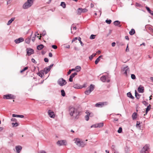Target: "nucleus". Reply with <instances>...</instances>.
I'll return each mask as SVG.
<instances>
[{
    "label": "nucleus",
    "mask_w": 153,
    "mask_h": 153,
    "mask_svg": "<svg viewBox=\"0 0 153 153\" xmlns=\"http://www.w3.org/2000/svg\"><path fill=\"white\" fill-rule=\"evenodd\" d=\"M131 78L133 79H134L136 78L134 74H131Z\"/></svg>",
    "instance_id": "49"
},
{
    "label": "nucleus",
    "mask_w": 153,
    "mask_h": 153,
    "mask_svg": "<svg viewBox=\"0 0 153 153\" xmlns=\"http://www.w3.org/2000/svg\"><path fill=\"white\" fill-rule=\"evenodd\" d=\"M44 46L42 44H40L37 46V49L39 50H41L44 48Z\"/></svg>",
    "instance_id": "31"
},
{
    "label": "nucleus",
    "mask_w": 153,
    "mask_h": 153,
    "mask_svg": "<svg viewBox=\"0 0 153 153\" xmlns=\"http://www.w3.org/2000/svg\"><path fill=\"white\" fill-rule=\"evenodd\" d=\"M81 38L80 37H79L78 38V40L79 42L80 43V44L82 46H84V44L82 43V41H81Z\"/></svg>",
    "instance_id": "43"
},
{
    "label": "nucleus",
    "mask_w": 153,
    "mask_h": 153,
    "mask_svg": "<svg viewBox=\"0 0 153 153\" xmlns=\"http://www.w3.org/2000/svg\"><path fill=\"white\" fill-rule=\"evenodd\" d=\"M129 49L128 48V44L127 45V46L126 49V51L127 52L129 51Z\"/></svg>",
    "instance_id": "60"
},
{
    "label": "nucleus",
    "mask_w": 153,
    "mask_h": 153,
    "mask_svg": "<svg viewBox=\"0 0 153 153\" xmlns=\"http://www.w3.org/2000/svg\"><path fill=\"white\" fill-rule=\"evenodd\" d=\"M149 146L146 145L141 150L140 153H148L149 152Z\"/></svg>",
    "instance_id": "6"
},
{
    "label": "nucleus",
    "mask_w": 153,
    "mask_h": 153,
    "mask_svg": "<svg viewBox=\"0 0 153 153\" xmlns=\"http://www.w3.org/2000/svg\"><path fill=\"white\" fill-rule=\"evenodd\" d=\"M140 124V121H137V124L136 126H140L139 125Z\"/></svg>",
    "instance_id": "58"
},
{
    "label": "nucleus",
    "mask_w": 153,
    "mask_h": 153,
    "mask_svg": "<svg viewBox=\"0 0 153 153\" xmlns=\"http://www.w3.org/2000/svg\"><path fill=\"white\" fill-rule=\"evenodd\" d=\"M12 124L13 127L15 126L16 127L18 126V124L16 122V123H12Z\"/></svg>",
    "instance_id": "46"
},
{
    "label": "nucleus",
    "mask_w": 153,
    "mask_h": 153,
    "mask_svg": "<svg viewBox=\"0 0 153 153\" xmlns=\"http://www.w3.org/2000/svg\"><path fill=\"white\" fill-rule=\"evenodd\" d=\"M44 60L45 62H48L49 60L48 58H45L44 59Z\"/></svg>",
    "instance_id": "55"
},
{
    "label": "nucleus",
    "mask_w": 153,
    "mask_h": 153,
    "mask_svg": "<svg viewBox=\"0 0 153 153\" xmlns=\"http://www.w3.org/2000/svg\"><path fill=\"white\" fill-rule=\"evenodd\" d=\"M48 112V115L50 117L52 118H54L55 117V115L53 111L51 110H49Z\"/></svg>",
    "instance_id": "14"
},
{
    "label": "nucleus",
    "mask_w": 153,
    "mask_h": 153,
    "mask_svg": "<svg viewBox=\"0 0 153 153\" xmlns=\"http://www.w3.org/2000/svg\"><path fill=\"white\" fill-rule=\"evenodd\" d=\"M96 36V35L93 34H92L91 35L90 38V39H95Z\"/></svg>",
    "instance_id": "45"
},
{
    "label": "nucleus",
    "mask_w": 153,
    "mask_h": 153,
    "mask_svg": "<svg viewBox=\"0 0 153 153\" xmlns=\"http://www.w3.org/2000/svg\"><path fill=\"white\" fill-rule=\"evenodd\" d=\"M135 33V31L134 29H132L129 32V34L131 35H133Z\"/></svg>",
    "instance_id": "36"
},
{
    "label": "nucleus",
    "mask_w": 153,
    "mask_h": 153,
    "mask_svg": "<svg viewBox=\"0 0 153 153\" xmlns=\"http://www.w3.org/2000/svg\"><path fill=\"white\" fill-rule=\"evenodd\" d=\"M60 5L62 6L64 8H65L66 7L65 3L64 2H61Z\"/></svg>",
    "instance_id": "37"
},
{
    "label": "nucleus",
    "mask_w": 153,
    "mask_h": 153,
    "mask_svg": "<svg viewBox=\"0 0 153 153\" xmlns=\"http://www.w3.org/2000/svg\"><path fill=\"white\" fill-rule=\"evenodd\" d=\"M72 28H73L74 29H76V27L75 26H74V24H73L72 25V26L71 27V30Z\"/></svg>",
    "instance_id": "54"
},
{
    "label": "nucleus",
    "mask_w": 153,
    "mask_h": 153,
    "mask_svg": "<svg viewBox=\"0 0 153 153\" xmlns=\"http://www.w3.org/2000/svg\"><path fill=\"white\" fill-rule=\"evenodd\" d=\"M108 104V103L107 102H100L96 103L95 106L97 107H102L104 105H107Z\"/></svg>",
    "instance_id": "7"
},
{
    "label": "nucleus",
    "mask_w": 153,
    "mask_h": 153,
    "mask_svg": "<svg viewBox=\"0 0 153 153\" xmlns=\"http://www.w3.org/2000/svg\"><path fill=\"white\" fill-rule=\"evenodd\" d=\"M147 28H148L150 34L153 36V28L149 26L148 27H147Z\"/></svg>",
    "instance_id": "24"
},
{
    "label": "nucleus",
    "mask_w": 153,
    "mask_h": 153,
    "mask_svg": "<svg viewBox=\"0 0 153 153\" xmlns=\"http://www.w3.org/2000/svg\"><path fill=\"white\" fill-rule=\"evenodd\" d=\"M75 141V143L79 147H83L85 146L87 144V143L80 140L78 138H75L74 139Z\"/></svg>",
    "instance_id": "2"
},
{
    "label": "nucleus",
    "mask_w": 153,
    "mask_h": 153,
    "mask_svg": "<svg viewBox=\"0 0 153 153\" xmlns=\"http://www.w3.org/2000/svg\"><path fill=\"white\" fill-rule=\"evenodd\" d=\"M125 152L126 153H127L129 152V148L128 146H126L125 148Z\"/></svg>",
    "instance_id": "38"
},
{
    "label": "nucleus",
    "mask_w": 153,
    "mask_h": 153,
    "mask_svg": "<svg viewBox=\"0 0 153 153\" xmlns=\"http://www.w3.org/2000/svg\"><path fill=\"white\" fill-rule=\"evenodd\" d=\"M97 124L98 126H97L99 128L102 127L103 126V123H98Z\"/></svg>",
    "instance_id": "40"
},
{
    "label": "nucleus",
    "mask_w": 153,
    "mask_h": 153,
    "mask_svg": "<svg viewBox=\"0 0 153 153\" xmlns=\"http://www.w3.org/2000/svg\"><path fill=\"white\" fill-rule=\"evenodd\" d=\"M93 56H92L91 55L90 56H89V59L91 60H92L93 58Z\"/></svg>",
    "instance_id": "62"
},
{
    "label": "nucleus",
    "mask_w": 153,
    "mask_h": 153,
    "mask_svg": "<svg viewBox=\"0 0 153 153\" xmlns=\"http://www.w3.org/2000/svg\"><path fill=\"white\" fill-rule=\"evenodd\" d=\"M142 103L145 106L147 105L148 104V103L145 101H143Z\"/></svg>",
    "instance_id": "51"
},
{
    "label": "nucleus",
    "mask_w": 153,
    "mask_h": 153,
    "mask_svg": "<svg viewBox=\"0 0 153 153\" xmlns=\"http://www.w3.org/2000/svg\"><path fill=\"white\" fill-rule=\"evenodd\" d=\"M57 83L60 86H62L65 85L66 84L67 82L63 78H61L58 80Z\"/></svg>",
    "instance_id": "5"
},
{
    "label": "nucleus",
    "mask_w": 153,
    "mask_h": 153,
    "mask_svg": "<svg viewBox=\"0 0 153 153\" xmlns=\"http://www.w3.org/2000/svg\"><path fill=\"white\" fill-rule=\"evenodd\" d=\"M15 149L16 152L17 153H20V152L22 149V147L21 146L18 145L15 147Z\"/></svg>",
    "instance_id": "16"
},
{
    "label": "nucleus",
    "mask_w": 153,
    "mask_h": 153,
    "mask_svg": "<svg viewBox=\"0 0 153 153\" xmlns=\"http://www.w3.org/2000/svg\"><path fill=\"white\" fill-rule=\"evenodd\" d=\"M127 96L128 97L132 99H134V97L132 96L131 94V92H129L127 93Z\"/></svg>",
    "instance_id": "32"
},
{
    "label": "nucleus",
    "mask_w": 153,
    "mask_h": 153,
    "mask_svg": "<svg viewBox=\"0 0 153 153\" xmlns=\"http://www.w3.org/2000/svg\"><path fill=\"white\" fill-rule=\"evenodd\" d=\"M3 98L6 99H14L15 98L14 96L13 95L8 94L4 95Z\"/></svg>",
    "instance_id": "11"
},
{
    "label": "nucleus",
    "mask_w": 153,
    "mask_h": 153,
    "mask_svg": "<svg viewBox=\"0 0 153 153\" xmlns=\"http://www.w3.org/2000/svg\"><path fill=\"white\" fill-rule=\"evenodd\" d=\"M120 22L118 20L115 21L114 22V24L115 26H117L119 27H121V25H120Z\"/></svg>",
    "instance_id": "18"
},
{
    "label": "nucleus",
    "mask_w": 153,
    "mask_h": 153,
    "mask_svg": "<svg viewBox=\"0 0 153 153\" xmlns=\"http://www.w3.org/2000/svg\"><path fill=\"white\" fill-rule=\"evenodd\" d=\"M136 6L137 7H140L141 6V4H139L137 3H136Z\"/></svg>",
    "instance_id": "61"
},
{
    "label": "nucleus",
    "mask_w": 153,
    "mask_h": 153,
    "mask_svg": "<svg viewBox=\"0 0 153 153\" xmlns=\"http://www.w3.org/2000/svg\"><path fill=\"white\" fill-rule=\"evenodd\" d=\"M39 153H46V152L45 151H41L39 152Z\"/></svg>",
    "instance_id": "64"
},
{
    "label": "nucleus",
    "mask_w": 153,
    "mask_h": 153,
    "mask_svg": "<svg viewBox=\"0 0 153 153\" xmlns=\"http://www.w3.org/2000/svg\"><path fill=\"white\" fill-rule=\"evenodd\" d=\"M141 85L138 88L137 90L139 93H143L144 92V88L143 87H140Z\"/></svg>",
    "instance_id": "23"
},
{
    "label": "nucleus",
    "mask_w": 153,
    "mask_h": 153,
    "mask_svg": "<svg viewBox=\"0 0 153 153\" xmlns=\"http://www.w3.org/2000/svg\"><path fill=\"white\" fill-rule=\"evenodd\" d=\"M113 153H119V152L117 150H113Z\"/></svg>",
    "instance_id": "63"
},
{
    "label": "nucleus",
    "mask_w": 153,
    "mask_h": 153,
    "mask_svg": "<svg viewBox=\"0 0 153 153\" xmlns=\"http://www.w3.org/2000/svg\"><path fill=\"white\" fill-rule=\"evenodd\" d=\"M33 34V32L32 33L31 35L29 37H28L27 38H26L25 39V42L27 44H29L30 43L31 38Z\"/></svg>",
    "instance_id": "19"
},
{
    "label": "nucleus",
    "mask_w": 153,
    "mask_h": 153,
    "mask_svg": "<svg viewBox=\"0 0 153 153\" xmlns=\"http://www.w3.org/2000/svg\"><path fill=\"white\" fill-rule=\"evenodd\" d=\"M87 9L86 8H79L78 10L77 13L79 14H80L82 13H85L87 12Z\"/></svg>",
    "instance_id": "13"
},
{
    "label": "nucleus",
    "mask_w": 153,
    "mask_h": 153,
    "mask_svg": "<svg viewBox=\"0 0 153 153\" xmlns=\"http://www.w3.org/2000/svg\"><path fill=\"white\" fill-rule=\"evenodd\" d=\"M151 108V105H148L146 109V114L144 115V116H145L146 114H147L148 112L149 111Z\"/></svg>",
    "instance_id": "29"
},
{
    "label": "nucleus",
    "mask_w": 153,
    "mask_h": 153,
    "mask_svg": "<svg viewBox=\"0 0 153 153\" xmlns=\"http://www.w3.org/2000/svg\"><path fill=\"white\" fill-rule=\"evenodd\" d=\"M137 113L136 112H134L132 115V117L133 120H135L137 117Z\"/></svg>",
    "instance_id": "27"
},
{
    "label": "nucleus",
    "mask_w": 153,
    "mask_h": 153,
    "mask_svg": "<svg viewBox=\"0 0 153 153\" xmlns=\"http://www.w3.org/2000/svg\"><path fill=\"white\" fill-rule=\"evenodd\" d=\"M94 85L91 84L89 87L87 88L85 92L86 95H88L94 90Z\"/></svg>",
    "instance_id": "4"
},
{
    "label": "nucleus",
    "mask_w": 153,
    "mask_h": 153,
    "mask_svg": "<svg viewBox=\"0 0 153 153\" xmlns=\"http://www.w3.org/2000/svg\"><path fill=\"white\" fill-rule=\"evenodd\" d=\"M75 69L78 70V71H77V72L80 71L81 69V67L79 66H77L75 67Z\"/></svg>",
    "instance_id": "41"
},
{
    "label": "nucleus",
    "mask_w": 153,
    "mask_h": 153,
    "mask_svg": "<svg viewBox=\"0 0 153 153\" xmlns=\"http://www.w3.org/2000/svg\"><path fill=\"white\" fill-rule=\"evenodd\" d=\"M109 78L108 75L106 76H103L102 77L100 78L101 80L103 82H105L107 81V82H109L110 80L109 79H108Z\"/></svg>",
    "instance_id": "8"
},
{
    "label": "nucleus",
    "mask_w": 153,
    "mask_h": 153,
    "mask_svg": "<svg viewBox=\"0 0 153 153\" xmlns=\"http://www.w3.org/2000/svg\"><path fill=\"white\" fill-rule=\"evenodd\" d=\"M37 35H39V33H38V32H37L35 34V36L34 37H33L32 38V40L33 42H34L35 39V37Z\"/></svg>",
    "instance_id": "35"
},
{
    "label": "nucleus",
    "mask_w": 153,
    "mask_h": 153,
    "mask_svg": "<svg viewBox=\"0 0 153 153\" xmlns=\"http://www.w3.org/2000/svg\"><path fill=\"white\" fill-rule=\"evenodd\" d=\"M24 40V39L22 37H20L18 39L15 40L14 42L16 44H19L23 42Z\"/></svg>",
    "instance_id": "15"
},
{
    "label": "nucleus",
    "mask_w": 153,
    "mask_h": 153,
    "mask_svg": "<svg viewBox=\"0 0 153 153\" xmlns=\"http://www.w3.org/2000/svg\"><path fill=\"white\" fill-rule=\"evenodd\" d=\"M69 112L71 116L73 117L75 119H78L79 114V112L75 108L70 106L69 108Z\"/></svg>",
    "instance_id": "1"
},
{
    "label": "nucleus",
    "mask_w": 153,
    "mask_h": 153,
    "mask_svg": "<svg viewBox=\"0 0 153 153\" xmlns=\"http://www.w3.org/2000/svg\"><path fill=\"white\" fill-rule=\"evenodd\" d=\"M42 70L43 71V73L44 74H47L50 71L47 67L44 68L43 70Z\"/></svg>",
    "instance_id": "26"
},
{
    "label": "nucleus",
    "mask_w": 153,
    "mask_h": 153,
    "mask_svg": "<svg viewBox=\"0 0 153 153\" xmlns=\"http://www.w3.org/2000/svg\"><path fill=\"white\" fill-rule=\"evenodd\" d=\"M146 8L148 11L149 13L152 15L153 16V11L151 10L150 9V8L147 6L146 7Z\"/></svg>",
    "instance_id": "28"
},
{
    "label": "nucleus",
    "mask_w": 153,
    "mask_h": 153,
    "mask_svg": "<svg viewBox=\"0 0 153 153\" xmlns=\"http://www.w3.org/2000/svg\"><path fill=\"white\" fill-rule=\"evenodd\" d=\"M122 131V128L121 127H120L119 128L118 130L117 131V132L118 133H121Z\"/></svg>",
    "instance_id": "47"
},
{
    "label": "nucleus",
    "mask_w": 153,
    "mask_h": 153,
    "mask_svg": "<svg viewBox=\"0 0 153 153\" xmlns=\"http://www.w3.org/2000/svg\"><path fill=\"white\" fill-rule=\"evenodd\" d=\"M97 126H98L97 124H96L94 125L91 126V128H92V127H94L95 128H98V127Z\"/></svg>",
    "instance_id": "52"
},
{
    "label": "nucleus",
    "mask_w": 153,
    "mask_h": 153,
    "mask_svg": "<svg viewBox=\"0 0 153 153\" xmlns=\"http://www.w3.org/2000/svg\"><path fill=\"white\" fill-rule=\"evenodd\" d=\"M33 0H27L23 5L22 7L24 9H26L28 8L31 6L33 4Z\"/></svg>",
    "instance_id": "3"
},
{
    "label": "nucleus",
    "mask_w": 153,
    "mask_h": 153,
    "mask_svg": "<svg viewBox=\"0 0 153 153\" xmlns=\"http://www.w3.org/2000/svg\"><path fill=\"white\" fill-rule=\"evenodd\" d=\"M122 71L124 72V74L126 76H127V74L130 71L129 68L128 66H126L123 67L122 69Z\"/></svg>",
    "instance_id": "9"
},
{
    "label": "nucleus",
    "mask_w": 153,
    "mask_h": 153,
    "mask_svg": "<svg viewBox=\"0 0 153 153\" xmlns=\"http://www.w3.org/2000/svg\"><path fill=\"white\" fill-rule=\"evenodd\" d=\"M28 68V67H25L23 69H22V70H21L20 71V72L21 73H22L24 71H26V70Z\"/></svg>",
    "instance_id": "42"
},
{
    "label": "nucleus",
    "mask_w": 153,
    "mask_h": 153,
    "mask_svg": "<svg viewBox=\"0 0 153 153\" xmlns=\"http://www.w3.org/2000/svg\"><path fill=\"white\" fill-rule=\"evenodd\" d=\"M53 64H51L50 66L47 67L50 70L52 68V67L53 66Z\"/></svg>",
    "instance_id": "50"
},
{
    "label": "nucleus",
    "mask_w": 153,
    "mask_h": 153,
    "mask_svg": "<svg viewBox=\"0 0 153 153\" xmlns=\"http://www.w3.org/2000/svg\"><path fill=\"white\" fill-rule=\"evenodd\" d=\"M78 38L77 37H75L74 38L72 41V42H74Z\"/></svg>",
    "instance_id": "56"
},
{
    "label": "nucleus",
    "mask_w": 153,
    "mask_h": 153,
    "mask_svg": "<svg viewBox=\"0 0 153 153\" xmlns=\"http://www.w3.org/2000/svg\"><path fill=\"white\" fill-rule=\"evenodd\" d=\"M37 74L39 76H40L41 78H44V77L43 76L44 75V73H43V71L42 70H41Z\"/></svg>",
    "instance_id": "21"
},
{
    "label": "nucleus",
    "mask_w": 153,
    "mask_h": 153,
    "mask_svg": "<svg viewBox=\"0 0 153 153\" xmlns=\"http://www.w3.org/2000/svg\"><path fill=\"white\" fill-rule=\"evenodd\" d=\"M11 120L12 121L15 122H16V121H17V120H16V119L15 118H12L11 119Z\"/></svg>",
    "instance_id": "57"
},
{
    "label": "nucleus",
    "mask_w": 153,
    "mask_h": 153,
    "mask_svg": "<svg viewBox=\"0 0 153 153\" xmlns=\"http://www.w3.org/2000/svg\"><path fill=\"white\" fill-rule=\"evenodd\" d=\"M105 22L108 24H110L111 22V19H107L105 20Z\"/></svg>",
    "instance_id": "44"
},
{
    "label": "nucleus",
    "mask_w": 153,
    "mask_h": 153,
    "mask_svg": "<svg viewBox=\"0 0 153 153\" xmlns=\"http://www.w3.org/2000/svg\"><path fill=\"white\" fill-rule=\"evenodd\" d=\"M57 145L59 146L63 145H66L67 144V142L65 140H58L56 143Z\"/></svg>",
    "instance_id": "10"
},
{
    "label": "nucleus",
    "mask_w": 153,
    "mask_h": 153,
    "mask_svg": "<svg viewBox=\"0 0 153 153\" xmlns=\"http://www.w3.org/2000/svg\"><path fill=\"white\" fill-rule=\"evenodd\" d=\"M26 51L27 54L28 56H30L34 53L33 50L30 48H27Z\"/></svg>",
    "instance_id": "12"
},
{
    "label": "nucleus",
    "mask_w": 153,
    "mask_h": 153,
    "mask_svg": "<svg viewBox=\"0 0 153 153\" xmlns=\"http://www.w3.org/2000/svg\"><path fill=\"white\" fill-rule=\"evenodd\" d=\"M102 57V56L100 55L96 59L95 61V64L97 65L98 63L100 60V58Z\"/></svg>",
    "instance_id": "30"
},
{
    "label": "nucleus",
    "mask_w": 153,
    "mask_h": 153,
    "mask_svg": "<svg viewBox=\"0 0 153 153\" xmlns=\"http://www.w3.org/2000/svg\"><path fill=\"white\" fill-rule=\"evenodd\" d=\"M77 73L76 72L72 73L70 76L69 79V81L70 82H72L73 81V78L76 75H77Z\"/></svg>",
    "instance_id": "17"
},
{
    "label": "nucleus",
    "mask_w": 153,
    "mask_h": 153,
    "mask_svg": "<svg viewBox=\"0 0 153 153\" xmlns=\"http://www.w3.org/2000/svg\"><path fill=\"white\" fill-rule=\"evenodd\" d=\"M61 95L63 97H64L65 95V91L64 90H61Z\"/></svg>",
    "instance_id": "39"
},
{
    "label": "nucleus",
    "mask_w": 153,
    "mask_h": 153,
    "mask_svg": "<svg viewBox=\"0 0 153 153\" xmlns=\"http://www.w3.org/2000/svg\"><path fill=\"white\" fill-rule=\"evenodd\" d=\"M15 19V18H11L7 22V25H10L11 23Z\"/></svg>",
    "instance_id": "33"
},
{
    "label": "nucleus",
    "mask_w": 153,
    "mask_h": 153,
    "mask_svg": "<svg viewBox=\"0 0 153 153\" xmlns=\"http://www.w3.org/2000/svg\"><path fill=\"white\" fill-rule=\"evenodd\" d=\"M31 61H32V62H33V63H36V61L35 60V59H33V58L32 59Z\"/></svg>",
    "instance_id": "59"
},
{
    "label": "nucleus",
    "mask_w": 153,
    "mask_h": 153,
    "mask_svg": "<svg viewBox=\"0 0 153 153\" xmlns=\"http://www.w3.org/2000/svg\"><path fill=\"white\" fill-rule=\"evenodd\" d=\"M12 117H17L23 118L24 117V116L22 115H17L15 114H12Z\"/></svg>",
    "instance_id": "25"
},
{
    "label": "nucleus",
    "mask_w": 153,
    "mask_h": 153,
    "mask_svg": "<svg viewBox=\"0 0 153 153\" xmlns=\"http://www.w3.org/2000/svg\"><path fill=\"white\" fill-rule=\"evenodd\" d=\"M135 97L137 99H139L140 98V95L137 92V91L136 90L135 91Z\"/></svg>",
    "instance_id": "34"
},
{
    "label": "nucleus",
    "mask_w": 153,
    "mask_h": 153,
    "mask_svg": "<svg viewBox=\"0 0 153 153\" xmlns=\"http://www.w3.org/2000/svg\"><path fill=\"white\" fill-rule=\"evenodd\" d=\"M46 34V31L45 30H44L42 33L40 35H42V36H45V35Z\"/></svg>",
    "instance_id": "48"
},
{
    "label": "nucleus",
    "mask_w": 153,
    "mask_h": 153,
    "mask_svg": "<svg viewBox=\"0 0 153 153\" xmlns=\"http://www.w3.org/2000/svg\"><path fill=\"white\" fill-rule=\"evenodd\" d=\"M52 48L55 49H56L57 48V46L55 45H52Z\"/></svg>",
    "instance_id": "53"
},
{
    "label": "nucleus",
    "mask_w": 153,
    "mask_h": 153,
    "mask_svg": "<svg viewBox=\"0 0 153 153\" xmlns=\"http://www.w3.org/2000/svg\"><path fill=\"white\" fill-rule=\"evenodd\" d=\"M73 87L76 89H80L82 88V86L79 84H74L73 86Z\"/></svg>",
    "instance_id": "22"
},
{
    "label": "nucleus",
    "mask_w": 153,
    "mask_h": 153,
    "mask_svg": "<svg viewBox=\"0 0 153 153\" xmlns=\"http://www.w3.org/2000/svg\"><path fill=\"white\" fill-rule=\"evenodd\" d=\"M85 113L87 114V115L85 116V118L86 121H88L89 119V116H90L91 113L87 111H86Z\"/></svg>",
    "instance_id": "20"
}]
</instances>
